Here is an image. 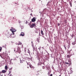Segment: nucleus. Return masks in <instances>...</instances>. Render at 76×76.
I'll return each mask as SVG.
<instances>
[{"mask_svg": "<svg viewBox=\"0 0 76 76\" xmlns=\"http://www.w3.org/2000/svg\"><path fill=\"white\" fill-rule=\"evenodd\" d=\"M31 43L32 44L33 43V42L31 41Z\"/></svg>", "mask_w": 76, "mask_h": 76, "instance_id": "nucleus-35", "label": "nucleus"}, {"mask_svg": "<svg viewBox=\"0 0 76 76\" xmlns=\"http://www.w3.org/2000/svg\"><path fill=\"white\" fill-rule=\"evenodd\" d=\"M67 48H70V45H68Z\"/></svg>", "mask_w": 76, "mask_h": 76, "instance_id": "nucleus-17", "label": "nucleus"}, {"mask_svg": "<svg viewBox=\"0 0 76 76\" xmlns=\"http://www.w3.org/2000/svg\"><path fill=\"white\" fill-rule=\"evenodd\" d=\"M65 64H69L67 62H65Z\"/></svg>", "mask_w": 76, "mask_h": 76, "instance_id": "nucleus-18", "label": "nucleus"}, {"mask_svg": "<svg viewBox=\"0 0 76 76\" xmlns=\"http://www.w3.org/2000/svg\"><path fill=\"white\" fill-rule=\"evenodd\" d=\"M39 1H40V0H39Z\"/></svg>", "mask_w": 76, "mask_h": 76, "instance_id": "nucleus-45", "label": "nucleus"}, {"mask_svg": "<svg viewBox=\"0 0 76 76\" xmlns=\"http://www.w3.org/2000/svg\"><path fill=\"white\" fill-rule=\"evenodd\" d=\"M64 22H65L66 23L67 22V20H65Z\"/></svg>", "mask_w": 76, "mask_h": 76, "instance_id": "nucleus-19", "label": "nucleus"}, {"mask_svg": "<svg viewBox=\"0 0 76 76\" xmlns=\"http://www.w3.org/2000/svg\"><path fill=\"white\" fill-rule=\"evenodd\" d=\"M30 15L31 16H32V13H31V14H30Z\"/></svg>", "mask_w": 76, "mask_h": 76, "instance_id": "nucleus-30", "label": "nucleus"}, {"mask_svg": "<svg viewBox=\"0 0 76 76\" xmlns=\"http://www.w3.org/2000/svg\"><path fill=\"white\" fill-rule=\"evenodd\" d=\"M37 42H39V39H37Z\"/></svg>", "mask_w": 76, "mask_h": 76, "instance_id": "nucleus-25", "label": "nucleus"}, {"mask_svg": "<svg viewBox=\"0 0 76 76\" xmlns=\"http://www.w3.org/2000/svg\"><path fill=\"white\" fill-rule=\"evenodd\" d=\"M7 70H3L2 71V73H6L7 72Z\"/></svg>", "mask_w": 76, "mask_h": 76, "instance_id": "nucleus-5", "label": "nucleus"}, {"mask_svg": "<svg viewBox=\"0 0 76 76\" xmlns=\"http://www.w3.org/2000/svg\"><path fill=\"white\" fill-rule=\"evenodd\" d=\"M27 63L28 66V65H29L30 66V65H29V63Z\"/></svg>", "mask_w": 76, "mask_h": 76, "instance_id": "nucleus-27", "label": "nucleus"}, {"mask_svg": "<svg viewBox=\"0 0 76 76\" xmlns=\"http://www.w3.org/2000/svg\"><path fill=\"white\" fill-rule=\"evenodd\" d=\"M34 26H35V24H33L30 26V27L31 28H34Z\"/></svg>", "mask_w": 76, "mask_h": 76, "instance_id": "nucleus-6", "label": "nucleus"}, {"mask_svg": "<svg viewBox=\"0 0 76 76\" xmlns=\"http://www.w3.org/2000/svg\"><path fill=\"white\" fill-rule=\"evenodd\" d=\"M1 49H2L1 47H0V51H1Z\"/></svg>", "mask_w": 76, "mask_h": 76, "instance_id": "nucleus-23", "label": "nucleus"}, {"mask_svg": "<svg viewBox=\"0 0 76 76\" xmlns=\"http://www.w3.org/2000/svg\"><path fill=\"white\" fill-rule=\"evenodd\" d=\"M15 4H16V3H15Z\"/></svg>", "mask_w": 76, "mask_h": 76, "instance_id": "nucleus-43", "label": "nucleus"}, {"mask_svg": "<svg viewBox=\"0 0 76 76\" xmlns=\"http://www.w3.org/2000/svg\"><path fill=\"white\" fill-rule=\"evenodd\" d=\"M10 70H12V68H11L10 69Z\"/></svg>", "mask_w": 76, "mask_h": 76, "instance_id": "nucleus-29", "label": "nucleus"}, {"mask_svg": "<svg viewBox=\"0 0 76 76\" xmlns=\"http://www.w3.org/2000/svg\"><path fill=\"white\" fill-rule=\"evenodd\" d=\"M27 68H28V69H29V66H28Z\"/></svg>", "mask_w": 76, "mask_h": 76, "instance_id": "nucleus-36", "label": "nucleus"}, {"mask_svg": "<svg viewBox=\"0 0 76 76\" xmlns=\"http://www.w3.org/2000/svg\"><path fill=\"white\" fill-rule=\"evenodd\" d=\"M0 76H3V75H1V74H0Z\"/></svg>", "mask_w": 76, "mask_h": 76, "instance_id": "nucleus-32", "label": "nucleus"}, {"mask_svg": "<svg viewBox=\"0 0 76 76\" xmlns=\"http://www.w3.org/2000/svg\"><path fill=\"white\" fill-rule=\"evenodd\" d=\"M72 44L73 45H75V44H76V42H73Z\"/></svg>", "mask_w": 76, "mask_h": 76, "instance_id": "nucleus-13", "label": "nucleus"}, {"mask_svg": "<svg viewBox=\"0 0 76 76\" xmlns=\"http://www.w3.org/2000/svg\"><path fill=\"white\" fill-rule=\"evenodd\" d=\"M28 53H29V54H30V53H31V52H30V51L28 49Z\"/></svg>", "mask_w": 76, "mask_h": 76, "instance_id": "nucleus-16", "label": "nucleus"}, {"mask_svg": "<svg viewBox=\"0 0 76 76\" xmlns=\"http://www.w3.org/2000/svg\"><path fill=\"white\" fill-rule=\"evenodd\" d=\"M58 10H59V9H58Z\"/></svg>", "mask_w": 76, "mask_h": 76, "instance_id": "nucleus-44", "label": "nucleus"}, {"mask_svg": "<svg viewBox=\"0 0 76 76\" xmlns=\"http://www.w3.org/2000/svg\"><path fill=\"white\" fill-rule=\"evenodd\" d=\"M21 62V63H22V62H21H21Z\"/></svg>", "mask_w": 76, "mask_h": 76, "instance_id": "nucleus-41", "label": "nucleus"}, {"mask_svg": "<svg viewBox=\"0 0 76 76\" xmlns=\"http://www.w3.org/2000/svg\"><path fill=\"white\" fill-rule=\"evenodd\" d=\"M9 76H13V75H12L10 74Z\"/></svg>", "mask_w": 76, "mask_h": 76, "instance_id": "nucleus-31", "label": "nucleus"}, {"mask_svg": "<svg viewBox=\"0 0 76 76\" xmlns=\"http://www.w3.org/2000/svg\"><path fill=\"white\" fill-rule=\"evenodd\" d=\"M42 69H45V67H44V66H43Z\"/></svg>", "mask_w": 76, "mask_h": 76, "instance_id": "nucleus-24", "label": "nucleus"}, {"mask_svg": "<svg viewBox=\"0 0 76 76\" xmlns=\"http://www.w3.org/2000/svg\"><path fill=\"white\" fill-rule=\"evenodd\" d=\"M34 27H35V28H37V26H36V25H35V26H34Z\"/></svg>", "mask_w": 76, "mask_h": 76, "instance_id": "nucleus-28", "label": "nucleus"}, {"mask_svg": "<svg viewBox=\"0 0 76 76\" xmlns=\"http://www.w3.org/2000/svg\"><path fill=\"white\" fill-rule=\"evenodd\" d=\"M15 4H16V3H15Z\"/></svg>", "mask_w": 76, "mask_h": 76, "instance_id": "nucleus-42", "label": "nucleus"}, {"mask_svg": "<svg viewBox=\"0 0 76 76\" xmlns=\"http://www.w3.org/2000/svg\"><path fill=\"white\" fill-rule=\"evenodd\" d=\"M50 76H53V74H51L50 75Z\"/></svg>", "mask_w": 76, "mask_h": 76, "instance_id": "nucleus-33", "label": "nucleus"}, {"mask_svg": "<svg viewBox=\"0 0 76 76\" xmlns=\"http://www.w3.org/2000/svg\"><path fill=\"white\" fill-rule=\"evenodd\" d=\"M70 57H71V55H68L66 56L67 58H70Z\"/></svg>", "mask_w": 76, "mask_h": 76, "instance_id": "nucleus-8", "label": "nucleus"}, {"mask_svg": "<svg viewBox=\"0 0 76 76\" xmlns=\"http://www.w3.org/2000/svg\"><path fill=\"white\" fill-rule=\"evenodd\" d=\"M30 67H31V69H34V67L31 65H30Z\"/></svg>", "mask_w": 76, "mask_h": 76, "instance_id": "nucleus-10", "label": "nucleus"}, {"mask_svg": "<svg viewBox=\"0 0 76 76\" xmlns=\"http://www.w3.org/2000/svg\"><path fill=\"white\" fill-rule=\"evenodd\" d=\"M12 72V71H10L9 72V74H10V73H11V72Z\"/></svg>", "mask_w": 76, "mask_h": 76, "instance_id": "nucleus-20", "label": "nucleus"}, {"mask_svg": "<svg viewBox=\"0 0 76 76\" xmlns=\"http://www.w3.org/2000/svg\"><path fill=\"white\" fill-rule=\"evenodd\" d=\"M41 34L42 35H44V33L43 32V31L42 30L41 31Z\"/></svg>", "mask_w": 76, "mask_h": 76, "instance_id": "nucleus-9", "label": "nucleus"}, {"mask_svg": "<svg viewBox=\"0 0 76 76\" xmlns=\"http://www.w3.org/2000/svg\"><path fill=\"white\" fill-rule=\"evenodd\" d=\"M11 28H11L10 29V31H12V32H13V31H15V32H16V30L15 29H14V28H13L12 27H11Z\"/></svg>", "mask_w": 76, "mask_h": 76, "instance_id": "nucleus-3", "label": "nucleus"}, {"mask_svg": "<svg viewBox=\"0 0 76 76\" xmlns=\"http://www.w3.org/2000/svg\"><path fill=\"white\" fill-rule=\"evenodd\" d=\"M35 21H36V18L35 17H34L31 19V22H35Z\"/></svg>", "mask_w": 76, "mask_h": 76, "instance_id": "nucleus-2", "label": "nucleus"}, {"mask_svg": "<svg viewBox=\"0 0 76 76\" xmlns=\"http://www.w3.org/2000/svg\"><path fill=\"white\" fill-rule=\"evenodd\" d=\"M20 36H22V37H24L25 36V33L23 32H22L20 35Z\"/></svg>", "mask_w": 76, "mask_h": 76, "instance_id": "nucleus-4", "label": "nucleus"}, {"mask_svg": "<svg viewBox=\"0 0 76 76\" xmlns=\"http://www.w3.org/2000/svg\"><path fill=\"white\" fill-rule=\"evenodd\" d=\"M64 48H65V50H66V46H65V45H64Z\"/></svg>", "mask_w": 76, "mask_h": 76, "instance_id": "nucleus-21", "label": "nucleus"}, {"mask_svg": "<svg viewBox=\"0 0 76 76\" xmlns=\"http://www.w3.org/2000/svg\"><path fill=\"white\" fill-rule=\"evenodd\" d=\"M75 36V35H74V34H72V35L71 36L72 37V38H73V37H74Z\"/></svg>", "mask_w": 76, "mask_h": 76, "instance_id": "nucleus-14", "label": "nucleus"}, {"mask_svg": "<svg viewBox=\"0 0 76 76\" xmlns=\"http://www.w3.org/2000/svg\"><path fill=\"white\" fill-rule=\"evenodd\" d=\"M22 42H19L18 44V46L17 48H15L14 49V51L16 53H18L19 54H20V53L22 52L21 51L20 48L21 46H23L22 45Z\"/></svg>", "mask_w": 76, "mask_h": 76, "instance_id": "nucleus-1", "label": "nucleus"}, {"mask_svg": "<svg viewBox=\"0 0 76 76\" xmlns=\"http://www.w3.org/2000/svg\"><path fill=\"white\" fill-rule=\"evenodd\" d=\"M12 33L13 35H14L15 34V31H12Z\"/></svg>", "mask_w": 76, "mask_h": 76, "instance_id": "nucleus-15", "label": "nucleus"}, {"mask_svg": "<svg viewBox=\"0 0 76 76\" xmlns=\"http://www.w3.org/2000/svg\"><path fill=\"white\" fill-rule=\"evenodd\" d=\"M58 26H60V24L59 23H58Z\"/></svg>", "mask_w": 76, "mask_h": 76, "instance_id": "nucleus-22", "label": "nucleus"}, {"mask_svg": "<svg viewBox=\"0 0 76 76\" xmlns=\"http://www.w3.org/2000/svg\"><path fill=\"white\" fill-rule=\"evenodd\" d=\"M39 35H40V36H41V35H40V33H39Z\"/></svg>", "mask_w": 76, "mask_h": 76, "instance_id": "nucleus-34", "label": "nucleus"}, {"mask_svg": "<svg viewBox=\"0 0 76 76\" xmlns=\"http://www.w3.org/2000/svg\"><path fill=\"white\" fill-rule=\"evenodd\" d=\"M48 75H49V72H48Z\"/></svg>", "mask_w": 76, "mask_h": 76, "instance_id": "nucleus-39", "label": "nucleus"}, {"mask_svg": "<svg viewBox=\"0 0 76 76\" xmlns=\"http://www.w3.org/2000/svg\"><path fill=\"white\" fill-rule=\"evenodd\" d=\"M5 70H7H7H8V67H7V65H6L4 67Z\"/></svg>", "mask_w": 76, "mask_h": 76, "instance_id": "nucleus-7", "label": "nucleus"}, {"mask_svg": "<svg viewBox=\"0 0 76 76\" xmlns=\"http://www.w3.org/2000/svg\"><path fill=\"white\" fill-rule=\"evenodd\" d=\"M59 76H61V75H59Z\"/></svg>", "mask_w": 76, "mask_h": 76, "instance_id": "nucleus-40", "label": "nucleus"}, {"mask_svg": "<svg viewBox=\"0 0 76 76\" xmlns=\"http://www.w3.org/2000/svg\"><path fill=\"white\" fill-rule=\"evenodd\" d=\"M38 49H39V50H41V47H40L39 48H38Z\"/></svg>", "mask_w": 76, "mask_h": 76, "instance_id": "nucleus-26", "label": "nucleus"}, {"mask_svg": "<svg viewBox=\"0 0 76 76\" xmlns=\"http://www.w3.org/2000/svg\"><path fill=\"white\" fill-rule=\"evenodd\" d=\"M69 4H70V6L71 7H72V2H69Z\"/></svg>", "mask_w": 76, "mask_h": 76, "instance_id": "nucleus-11", "label": "nucleus"}, {"mask_svg": "<svg viewBox=\"0 0 76 76\" xmlns=\"http://www.w3.org/2000/svg\"><path fill=\"white\" fill-rule=\"evenodd\" d=\"M10 34H8L7 35V38H9V37H10Z\"/></svg>", "mask_w": 76, "mask_h": 76, "instance_id": "nucleus-12", "label": "nucleus"}, {"mask_svg": "<svg viewBox=\"0 0 76 76\" xmlns=\"http://www.w3.org/2000/svg\"><path fill=\"white\" fill-rule=\"evenodd\" d=\"M13 19H15V18H14V17H13Z\"/></svg>", "mask_w": 76, "mask_h": 76, "instance_id": "nucleus-37", "label": "nucleus"}, {"mask_svg": "<svg viewBox=\"0 0 76 76\" xmlns=\"http://www.w3.org/2000/svg\"><path fill=\"white\" fill-rule=\"evenodd\" d=\"M0 56H1V54H0Z\"/></svg>", "mask_w": 76, "mask_h": 76, "instance_id": "nucleus-38", "label": "nucleus"}]
</instances>
